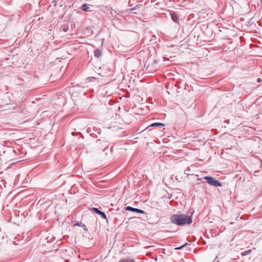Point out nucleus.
Instances as JSON below:
<instances>
[{"mask_svg": "<svg viewBox=\"0 0 262 262\" xmlns=\"http://www.w3.org/2000/svg\"><path fill=\"white\" fill-rule=\"evenodd\" d=\"M171 222L177 225L190 224L192 223L191 216L184 214H173L170 217Z\"/></svg>", "mask_w": 262, "mask_h": 262, "instance_id": "1", "label": "nucleus"}, {"mask_svg": "<svg viewBox=\"0 0 262 262\" xmlns=\"http://www.w3.org/2000/svg\"><path fill=\"white\" fill-rule=\"evenodd\" d=\"M204 179L207 180V182L214 186H221L222 185V183H220L217 180L214 179L212 177H205Z\"/></svg>", "mask_w": 262, "mask_h": 262, "instance_id": "2", "label": "nucleus"}, {"mask_svg": "<svg viewBox=\"0 0 262 262\" xmlns=\"http://www.w3.org/2000/svg\"><path fill=\"white\" fill-rule=\"evenodd\" d=\"M126 210L127 211H131L133 212H136L140 213H144V211L142 210L134 208L130 206H127L126 207Z\"/></svg>", "mask_w": 262, "mask_h": 262, "instance_id": "3", "label": "nucleus"}, {"mask_svg": "<svg viewBox=\"0 0 262 262\" xmlns=\"http://www.w3.org/2000/svg\"><path fill=\"white\" fill-rule=\"evenodd\" d=\"M170 15H171V19H172V20L175 23H179V20H178L179 18H178V15L175 13H172L170 14Z\"/></svg>", "mask_w": 262, "mask_h": 262, "instance_id": "4", "label": "nucleus"}, {"mask_svg": "<svg viewBox=\"0 0 262 262\" xmlns=\"http://www.w3.org/2000/svg\"><path fill=\"white\" fill-rule=\"evenodd\" d=\"M164 125V124L161 123H152L149 127H158V126H163Z\"/></svg>", "mask_w": 262, "mask_h": 262, "instance_id": "5", "label": "nucleus"}, {"mask_svg": "<svg viewBox=\"0 0 262 262\" xmlns=\"http://www.w3.org/2000/svg\"><path fill=\"white\" fill-rule=\"evenodd\" d=\"M118 262H135L133 259H121Z\"/></svg>", "mask_w": 262, "mask_h": 262, "instance_id": "6", "label": "nucleus"}, {"mask_svg": "<svg viewBox=\"0 0 262 262\" xmlns=\"http://www.w3.org/2000/svg\"><path fill=\"white\" fill-rule=\"evenodd\" d=\"M95 57H99L101 55V52L99 50H96L94 51Z\"/></svg>", "mask_w": 262, "mask_h": 262, "instance_id": "7", "label": "nucleus"}, {"mask_svg": "<svg viewBox=\"0 0 262 262\" xmlns=\"http://www.w3.org/2000/svg\"><path fill=\"white\" fill-rule=\"evenodd\" d=\"M81 8L83 11H86L89 8V5L86 4H84L82 5Z\"/></svg>", "mask_w": 262, "mask_h": 262, "instance_id": "8", "label": "nucleus"}, {"mask_svg": "<svg viewBox=\"0 0 262 262\" xmlns=\"http://www.w3.org/2000/svg\"><path fill=\"white\" fill-rule=\"evenodd\" d=\"M91 210L97 214H98L100 212V211L98 208H92Z\"/></svg>", "mask_w": 262, "mask_h": 262, "instance_id": "9", "label": "nucleus"}, {"mask_svg": "<svg viewBox=\"0 0 262 262\" xmlns=\"http://www.w3.org/2000/svg\"><path fill=\"white\" fill-rule=\"evenodd\" d=\"M251 251V250H247V251H245V252H243V253H242V254L243 255H247V254H248L250 253Z\"/></svg>", "mask_w": 262, "mask_h": 262, "instance_id": "10", "label": "nucleus"}, {"mask_svg": "<svg viewBox=\"0 0 262 262\" xmlns=\"http://www.w3.org/2000/svg\"><path fill=\"white\" fill-rule=\"evenodd\" d=\"M82 225H83V224L82 222H80L76 223L74 225V226H82Z\"/></svg>", "mask_w": 262, "mask_h": 262, "instance_id": "11", "label": "nucleus"}, {"mask_svg": "<svg viewBox=\"0 0 262 262\" xmlns=\"http://www.w3.org/2000/svg\"><path fill=\"white\" fill-rule=\"evenodd\" d=\"M101 217H102L103 219H106V216L105 215V214L103 212V214L101 215Z\"/></svg>", "mask_w": 262, "mask_h": 262, "instance_id": "12", "label": "nucleus"}, {"mask_svg": "<svg viewBox=\"0 0 262 262\" xmlns=\"http://www.w3.org/2000/svg\"><path fill=\"white\" fill-rule=\"evenodd\" d=\"M185 246V245H183V246H181L180 247L176 248L175 249H177V250H180V249H182Z\"/></svg>", "mask_w": 262, "mask_h": 262, "instance_id": "13", "label": "nucleus"}, {"mask_svg": "<svg viewBox=\"0 0 262 262\" xmlns=\"http://www.w3.org/2000/svg\"><path fill=\"white\" fill-rule=\"evenodd\" d=\"M82 227H83L84 230L87 231L88 229L85 225H82Z\"/></svg>", "mask_w": 262, "mask_h": 262, "instance_id": "14", "label": "nucleus"}, {"mask_svg": "<svg viewBox=\"0 0 262 262\" xmlns=\"http://www.w3.org/2000/svg\"><path fill=\"white\" fill-rule=\"evenodd\" d=\"M257 81L258 82H260V81H261V79H260V78H257Z\"/></svg>", "mask_w": 262, "mask_h": 262, "instance_id": "15", "label": "nucleus"}, {"mask_svg": "<svg viewBox=\"0 0 262 262\" xmlns=\"http://www.w3.org/2000/svg\"><path fill=\"white\" fill-rule=\"evenodd\" d=\"M103 212L100 211V212L99 213H98V214L101 215L103 214Z\"/></svg>", "mask_w": 262, "mask_h": 262, "instance_id": "16", "label": "nucleus"}, {"mask_svg": "<svg viewBox=\"0 0 262 262\" xmlns=\"http://www.w3.org/2000/svg\"><path fill=\"white\" fill-rule=\"evenodd\" d=\"M107 149V148H105L103 150L104 151H105L106 150V149Z\"/></svg>", "mask_w": 262, "mask_h": 262, "instance_id": "17", "label": "nucleus"}]
</instances>
